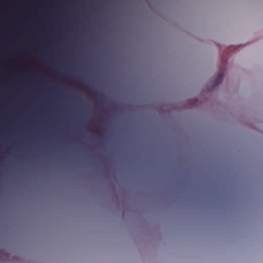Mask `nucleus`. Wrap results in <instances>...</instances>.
<instances>
[{"label": "nucleus", "mask_w": 263, "mask_h": 263, "mask_svg": "<svg viewBox=\"0 0 263 263\" xmlns=\"http://www.w3.org/2000/svg\"><path fill=\"white\" fill-rule=\"evenodd\" d=\"M223 74L222 73H218L216 80L215 86H217L221 83L223 80Z\"/></svg>", "instance_id": "obj_1"}]
</instances>
